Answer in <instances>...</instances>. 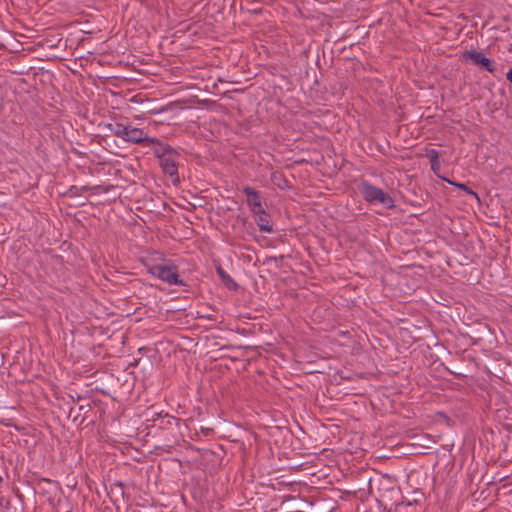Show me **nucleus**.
<instances>
[{"label":"nucleus","mask_w":512,"mask_h":512,"mask_svg":"<svg viewBox=\"0 0 512 512\" xmlns=\"http://www.w3.org/2000/svg\"><path fill=\"white\" fill-rule=\"evenodd\" d=\"M256 218L257 226L259 227V230L261 232L266 233H272L274 232L272 223H271V217L270 215L265 211V209L260 210L257 213H253Z\"/></svg>","instance_id":"10"},{"label":"nucleus","mask_w":512,"mask_h":512,"mask_svg":"<svg viewBox=\"0 0 512 512\" xmlns=\"http://www.w3.org/2000/svg\"><path fill=\"white\" fill-rule=\"evenodd\" d=\"M364 200L371 204L380 203L387 209L395 208L393 198L382 189L372 185L368 181H363L359 187Z\"/></svg>","instance_id":"3"},{"label":"nucleus","mask_w":512,"mask_h":512,"mask_svg":"<svg viewBox=\"0 0 512 512\" xmlns=\"http://www.w3.org/2000/svg\"><path fill=\"white\" fill-rule=\"evenodd\" d=\"M3 481L2 477L0 476V483Z\"/></svg>","instance_id":"20"},{"label":"nucleus","mask_w":512,"mask_h":512,"mask_svg":"<svg viewBox=\"0 0 512 512\" xmlns=\"http://www.w3.org/2000/svg\"><path fill=\"white\" fill-rule=\"evenodd\" d=\"M130 124H124L118 121H113L105 124V128L112 133L114 136L121 138L123 141H128V135L131 132Z\"/></svg>","instance_id":"9"},{"label":"nucleus","mask_w":512,"mask_h":512,"mask_svg":"<svg viewBox=\"0 0 512 512\" xmlns=\"http://www.w3.org/2000/svg\"><path fill=\"white\" fill-rule=\"evenodd\" d=\"M217 273L228 289L235 290L238 287L234 279L221 266L217 267Z\"/></svg>","instance_id":"12"},{"label":"nucleus","mask_w":512,"mask_h":512,"mask_svg":"<svg viewBox=\"0 0 512 512\" xmlns=\"http://www.w3.org/2000/svg\"><path fill=\"white\" fill-rule=\"evenodd\" d=\"M35 488L42 496H46L50 503H53L57 490L60 488L57 481L48 478H38L35 480Z\"/></svg>","instance_id":"6"},{"label":"nucleus","mask_w":512,"mask_h":512,"mask_svg":"<svg viewBox=\"0 0 512 512\" xmlns=\"http://www.w3.org/2000/svg\"><path fill=\"white\" fill-rule=\"evenodd\" d=\"M427 157L430 159V162L439 161V153L435 149H431L430 151H428Z\"/></svg>","instance_id":"14"},{"label":"nucleus","mask_w":512,"mask_h":512,"mask_svg":"<svg viewBox=\"0 0 512 512\" xmlns=\"http://www.w3.org/2000/svg\"><path fill=\"white\" fill-rule=\"evenodd\" d=\"M242 191L247 197L246 202L252 213H257L264 209L262 205V197L259 191L250 186H244Z\"/></svg>","instance_id":"8"},{"label":"nucleus","mask_w":512,"mask_h":512,"mask_svg":"<svg viewBox=\"0 0 512 512\" xmlns=\"http://www.w3.org/2000/svg\"><path fill=\"white\" fill-rule=\"evenodd\" d=\"M115 488H119L121 490V493L123 494V487L124 485L121 482H117L114 484Z\"/></svg>","instance_id":"17"},{"label":"nucleus","mask_w":512,"mask_h":512,"mask_svg":"<svg viewBox=\"0 0 512 512\" xmlns=\"http://www.w3.org/2000/svg\"><path fill=\"white\" fill-rule=\"evenodd\" d=\"M111 188H113V186H105V187L102 185L95 186L96 190H101L105 193L109 192Z\"/></svg>","instance_id":"15"},{"label":"nucleus","mask_w":512,"mask_h":512,"mask_svg":"<svg viewBox=\"0 0 512 512\" xmlns=\"http://www.w3.org/2000/svg\"><path fill=\"white\" fill-rule=\"evenodd\" d=\"M462 60L467 62L470 61L472 64L477 67L494 73L496 71V66L494 60L486 57L482 52L476 50H465L462 54Z\"/></svg>","instance_id":"5"},{"label":"nucleus","mask_w":512,"mask_h":512,"mask_svg":"<svg viewBox=\"0 0 512 512\" xmlns=\"http://www.w3.org/2000/svg\"><path fill=\"white\" fill-rule=\"evenodd\" d=\"M431 164V169L436 173L437 170L440 168V163L439 161H436V162H430Z\"/></svg>","instance_id":"16"},{"label":"nucleus","mask_w":512,"mask_h":512,"mask_svg":"<svg viewBox=\"0 0 512 512\" xmlns=\"http://www.w3.org/2000/svg\"><path fill=\"white\" fill-rule=\"evenodd\" d=\"M147 422H151L149 427H157L162 430H169L176 436L177 433L180 434V426L182 424V420L180 418L169 415L168 413L163 414V412H155L152 414L151 418L147 419Z\"/></svg>","instance_id":"4"},{"label":"nucleus","mask_w":512,"mask_h":512,"mask_svg":"<svg viewBox=\"0 0 512 512\" xmlns=\"http://www.w3.org/2000/svg\"><path fill=\"white\" fill-rule=\"evenodd\" d=\"M448 182L451 185H454L457 188L461 189L462 191L466 192L467 194L473 196L475 199L479 200L478 194L475 191H473L470 187H468L466 184H464V183H455V182H452V181H449V180H448Z\"/></svg>","instance_id":"13"},{"label":"nucleus","mask_w":512,"mask_h":512,"mask_svg":"<svg viewBox=\"0 0 512 512\" xmlns=\"http://www.w3.org/2000/svg\"><path fill=\"white\" fill-rule=\"evenodd\" d=\"M271 182L281 190L291 188V185L286 176L279 171H274L271 173Z\"/></svg>","instance_id":"11"},{"label":"nucleus","mask_w":512,"mask_h":512,"mask_svg":"<svg viewBox=\"0 0 512 512\" xmlns=\"http://www.w3.org/2000/svg\"><path fill=\"white\" fill-rule=\"evenodd\" d=\"M507 80L512 83V69H510L506 74Z\"/></svg>","instance_id":"18"},{"label":"nucleus","mask_w":512,"mask_h":512,"mask_svg":"<svg viewBox=\"0 0 512 512\" xmlns=\"http://www.w3.org/2000/svg\"><path fill=\"white\" fill-rule=\"evenodd\" d=\"M147 271L153 276L170 285L184 286L185 283L179 278L178 267L174 264H151L149 260L143 261Z\"/></svg>","instance_id":"2"},{"label":"nucleus","mask_w":512,"mask_h":512,"mask_svg":"<svg viewBox=\"0 0 512 512\" xmlns=\"http://www.w3.org/2000/svg\"><path fill=\"white\" fill-rule=\"evenodd\" d=\"M153 154L159 160L162 171L171 178L178 179V160L180 153L171 145L158 139V143L153 145Z\"/></svg>","instance_id":"1"},{"label":"nucleus","mask_w":512,"mask_h":512,"mask_svg":"<svg viewBox=\"0 0 512 512\" xmlns=\"http://www.w3.org/2000/svg\"><path fill=\"white\" fill-rule=\"evenodd\" d=\"M130 133L128 135V143L138 144L145 147H151L154 143H158V138L148 136V133L138 127L131 126Z\"/></svg>","instance_id":"7"},{"label":"nucleus","mask_w":512,"mask_h":512,"mask_svg":"<svg viewBox=\"0 0 512 512\" xmlns=\"http://www.w3.org/2000/svg\"><path fill=\"white\" fill-rule=\"evenodd\" d=\"M270 260H274V261H276V260H277V258H276V257H270V258H268V259H267V261H270Z\"/></svg>","instance_id":"19"}]
</instances>
